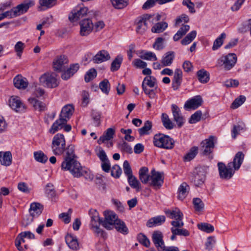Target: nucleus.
<instances>
[{"mask_svg": "<svg viewBox=\"0 0 251 251\" xmlns=\"http://www.w3.org/2000/svg\"><path fill=\"white\" fill-rule=\"evenodd\" d=\"M74 108L71 105L64 106L61 111L59 119L56 120L52 124L49 131L51 134H54L60 130L63 124L67 123L71 116L73 114Z\"/></svg>", "mask_w": 251, "mask_h": 251, "instance_id": "nucleus-1", "label": "nucleus"}, {"mask_svg": "<svg viewBox=\"0 0 251 251\" xmlns=\"http://www.w3.org/2000/svg\"><path fill=\"white\" fill-rule=\"evenodd\" d=\"M61 167L62 170L69 171L74 177H79L87 173V171L82 168L80 164L75 158L64 159Z\"/></svg>", "mask_w": 251, "mask_h": 251, "instance_id": "nucleus-2", "label": "nucleus"}, {"mask_svg": "<svg viewBox=\"0 0 251 251\" xmlns=\"http://www.w3.org/2000/svg\"><path fill=\"white\" fill-rule=\"evenodd\" d=\"M34 4L33 0H26L23 3L14 7L10 11L1 13L3 19L12 18L26 12L30 7Z\"/></svg>", "mask_w": 251, "mask_h": 251, "instance_id": "nucleus-3", "label": "nucleus"}, {"mask_svg": "<svg viewBox=\"0 0 251 251\" xmlns=\"http://www.w3.org/2000/svg\"><path fill=\"white\" fill-rule=\"evenodd\" d=\"M66 140L63 134L57 133L52 138L51 148L55 155H62L66 149Z\"/></svg>", "mask_w": 251, "mask_h": 251, "instance_id": "nucleus-4", "label": "nucleus"}, {"mask_svg": "<svg viewBox=\"0 0 251 251\" xmlns=\"http://www.w3.org/2000/svg\"><path fill=\"white\" fill-rule=\"evenodd\" d=\"M174 140L163 134H156L153 137L154 145L157 147L166 149H172L174 146Z\"/></svg>", "mask_w": 251, "mask_h": 251, "instance_id": "nucleus-5", "label": "nucleus"}, {"mask_svg": "<svg viewBox=\"0 0 251 251\" xmlns=\"http://www.w3.org/2000/svg\"><path fill=\"white\" fill-rule=\"evenodd\" d=\"M237 62V56L235 53H228L223 55L217 61V66L223 67L225 70L232 69Z\"/></svg>", "mask_w": 251, "mask_h": 251, "instance_id": "nucleus-6", "label": "nucleus"}, {"mask_svg": "<svg viewBox=\"0 0 251 251\" xmlns=\"http://www.w3.org/2000/svg\"><path fill=\"white\" fill-rule=\"evenodd\" d=\"M154 19V15L146 14L139 17L136 23V31L139 34H143L151 25Z\"/></svg>", "mask_w": 251, "mask_h": 251, "instance_id": "nucleus-7", "label": "nucleus"}, {"mask_svg": "<svg viewBox=\"0 0 251 251\" xmlns=\"http://www.w3.org/2000/svg\"><path fill=\"white\" fill-rule=\"evenodd\" d=\"M56 76L55 73H45L40 77V83L44 87L50 88H55L59 84Z\"/></svg>", "mask_w": 251, "mask_h": 251, "instance_id": "nucleus-8", "label": "nucleus"}, {"mask_svg": "<svg viewBox=\"0 0 251 251\" xmlns=\"http://www.w3.org/2000/svg\"><path fill=\"white\" fill-rule=\"evenodd\" d=\"M104 220L101 222V225L105 228L110 230L113 228L114 224L119 219L118 216L113 211L106 210L103 212Z\"/></svg>", "mask_w": 251, "mask_h": 251, "instance_id": "nucleus-9", "label": "nucleus"}, {"mask_svg": "<svg viewBox=\"0 0 251 251\" xmlns=\"http://www.w3.org/2000/svg\"><path fill=\"white\" fill-rule=\"evenodd\" d=\"M218 167L220 177L226 180L230 179L236 171L232 167L231 164L229 163L226 165L223 162H219Z\"/></svg>", "mask_w": 251, "mask_h": 251, "instance_id": "nucleus-10", "label": "nucleus"}, {"mask_svg": "<svg viewBox=\"0 0 251 251\" xmlns=\"http://www.w3.org/2000/svg\"><path fill=\"white\" fill-rule=\"evenodd\" d=\"M207 168L205 167H197L193 173L192 181L195 185L197 187L202 185L205 179Z\"/></svg>", "mask_w": 251, "mask_h": 251, "instance_id": "nucleus-11", "label": "nucleus"}, {"mask_svg": "<svg viewBox=\"0 0 251 251\" xmlns=\"http://www.w3.org/2000/svg\"><path fill=\"white\" fill-rule=\"evenodd\" d=\"M150 180V185L154 189H160L164 182L163 173L157 172L153 169L151 171Z\"/></svg>", "mask_w": 251, "mask_h": 251, "instance_id": "nucleus-12", "label": "nucleus"}, {"mask_svg": "<svg viewBox=\"0 0 251 251\" xmlns=\"http://www.w3.org/2000/svg\"><path fill=\"white\" fill-rule=\"evenodd\" d=\"M88 8L86 7L77 6L73 9L69 16V19L72 22L77 21L86 15Z\"/></svg>", "mask_w": 251, "mask_h": 251, "instance_id": "nucleus-13", "label": "nucleus"}, {"mask_svg": "<svg viewBox=\"0 0 251 251\" xmlns=\"http://www.w3.org/2000/svg\"><path fill=\"white\" fill-rule=\"evenodd\" d=\"M171 224L172 227L171 228L172 232L179 236H188L189 235V231L182 227L184 226L183 221H172Z\"/></svg>", "mask_w": 251, "mask_h": 251, "instance_id": "nucleus-14", "label": "nucleus"}, {"mask_svg": "<svg viewBox=\"0 0 251 251\" xmlns=\"http://www.w3.org/2000/svg\"><path fill=\"white\" fill-rule=\"evenodd\" d=\"M80 30V34L81 36H87L92 31L94 25L90 19H86L82 20L79 23Z\"/></svg>", "mask_w": 251, "mask_h": 251, "instance_id": "nucleus-15", "label": "nucleus"}, {"mask_svg": "<svg viewBox=\"0 0 251 251\" xmlns=\"http://www.w3.org/2000/svg\"><path fill=\"white\" fill-rule=\"evenodd\" d=\"M163 234L159 231H155L152 234V240L158 251H163L166 247L163 240Z\"/></svg>", "mask_w": 251, "mask_h": 251, "instance_id": "nucleus-16", "label": "nucleus"}, {"mask_svg": "<svg viewBox=\"0 0 251 251\" xmlns=\"http://www.w3.org/2000/svg\"><path fill=\"white\" fill-rule=\"evenodd\" d=\"M68 63V59L65 55H60L54 59L53 67L55 71L62 72L65 69L66 65Z\"/></svg>", "mask_w": 251, "mask_h": 251, "instance_id": "nucleus-17", "label": "nucleus"}, {"mask_svg": "<svg viewBox=\"0 0 251 251\" xmlns=\"http://www.w3.org/2000/svg\"><path fill=\"white\" fill-rule=\"evenodd\" d=\"M174 120L176 122L179 127H181L185 123V119L182 116L181 111L179 107L176 104H172L171 106Z\"/></svg>", "mask_w": 251, "mask_h": 251, "instance_id": "nucleus-18", "label": "nucleus"}, {"mask_svg": "<svg viewBox=\"0 0 251 251\" xmlns=\"http://www.w3.org/2000/svg\"><path fill=\"white\" fill-rule=\"evenodd\" d=\"M202 103L201 97L200 96H196L186 101L184 107L186 110L196 109L200 106Z\"/></svg>", "mask_w": 251, "mask_h": 251, "instance_id": "nucleus-19", "label": "nucleus"}, {"mask_svg": "<svg viewBox=\"0 0 251 251\" xmlns=\"http://www.w3.org/2000/svg\"><path fill=\"white\" fill-rule=\"evenodd\" d=\"M9 106L16 112L23 111L25 109L24 104L18 97L12 96L9 100Z\"/></svg>", "mask_w": 251, "mask_h": 251, "instance_id": "nucleus-20", "label": "nucleus"}, {"mask_svg": "<svg viewBox=\"0 0 251 251\" xmlns=\"http://www.w3.org/2000/svg\"><path fill=\"white\" fill-rule=\"evenodd\" d=\"M110 59L108 52L105 50L99 51L94 57L93 61L94 63L99 64L107 61Z\"/></svg>", "mask_w": 251, "mask_h": 251, "instance_id": "nucleus-21", "label": "nucleus"}, {"mask_svg": "<svg viewBox=\"0 0 251 251\" xmlns=\"http://www.w3.org/2000/svg\"><path fill=\"white\" fill-rule=\"evenodd\" d=\"M182 72L180 69H176L175 71L174 78L172 81V87L174 90H177L182 82Z\"/></svg>", "mask_w": 251, "mask_h": 251, "instance_id": "nucleus-22", "label": "nucleus"}, {"mask_svg": "<svg viewBox=\"0 0 251 251\" xmlns=\"http://www.w3.org/2000/svg\"><path fill=\"white\" fill-rule=\"evenodd\" d=\"M165 214L171 219H175L174 221H182L183 215L180 210L175 208L173 210H167L165 211Z\"/></svg>", "mask_w": 251, "mask_h": 251, "instance_id": "nucleus-23", "label": "nucleus"}, {"mask_svg": "<svg viewBox=\"0 0 251 251\" xmlns=\"http://www.w3.org/2000/svg\"><path fill=\"white\" fill-rule=\"evenodd\" d=\"M43 210V206L38 202H33L30 204L29 210L30 214L33 217H38Z\"/></svg>", "mask_w": 251, "mask_h": 251, "instance_id": "nucleus-24", "label": "nucleus"}, {"mask_svg": "<svg viewBox=\"0 0 251 251\" xmlns=\"http://www.w3.org/2000/svg\"><path fill=\"white\" fill-rule=\"evenodd\" d=\"M245 155L242 151H238L235 155L233 160L229 162L231 164V166L236 171L238 170L242 165Z\"/></svg>", "mask_w": 251, "mask_h": 251, "instance_id": "nucleus-25", "label": "nucleus"}, {"mask_svg": "<svg viewBox=\"0 0 251 251\" xmlns=\"http://www.w3.org/2000/svg\"><path fill=\"white\" fill-rule=\"evenodd\" d=\"M79 68V65L78 63L72 64L70 68L62 74V78L64 80L68 79L78 71Z\"/></svg>", "mask_w": 251, "mask_h": 251, "instance_id": "nucleus-26", "label": "nucleus"}, {"mask_svg": "<svg viewBox=\"0 0 251 251\" xmlns=\"http://www.w3.org/2000/svg\"><path fill=\"white\" fill-rule=\"evenodd\" d=\"M115 130L113 128H108L103 133V135L100 137L98 140L99 144L105 143L106 141L110 140L113 138Z\"/></svg>", "mask_w": 251, "mask_h": 251, "instance_id": "nucleus-27", "label": "nucleus"}, {"mask_svg": "<svg viewBox=\"0 0 251 251\" xmlns=\"http://www.w3.org/2000/svg\"><path fill=\"white\" fill-rule=\"evenodd\" d=\"M89 215L91 218L90 226L96 224H101L102 219H100L98 212L94 209H91L89 211Z\"/></svg>", "mask_w": 251, "mask_h": 251, "instance_id": "nucleus-28", "label": "nucleus"}, {"mask_svg": "<svg viewBox=\"0 0 251 251\" xmlns=\"http://www.w3.org/2000/svg\"><path fill=\"white\" fill-rule=\"evenodd\" d=\"M66 242L69 247L73 250H77L79 249V244L75 236L68 234L66 237Z\"/></svg>", "mask_w": 251, "mask_h": 251, "instance_id": "nucleus-29", "label": "nucleus"}, {"mask_svg": "<svg viewBox=\"0 0 251 251\" xmlns=\"http://www.w3.org/2000/svg\"><path fill=\"white\" fill-rule=\"evenodd\" d=\"M165 221L164 216H158L150 219L147 223V226L149 227L160 226Z\"/></svg>", "mask_w": 251, "mask_h": 251, "instance_id": "nucleus-30", "label": "nucleus"}, {"mask_svg": "<svg viewBox=\"0 0 251 251\" xmlns=\"http://www.w3.org/2000/svg\"><path fill=\"white\" fill-rule=\"evenodd\" d=\"M139 179L144 184H147L150 180L151 175L149 173V169L146 167L140 168L139 171Z\"/></svg>", "mask_w": 251, "mask_h": 251, "instance_id": "nucleus-31", "label": "nucleus"}, {"mask_svg": "<svg viewBox=\"0 0 251 251\" xmlns=\"http://www.w3.org/2000/svg\"><path fill=\"white\" fill-rule=\"evenodd\" d=\"M175 58V53L174 51H168L166 52L162 57L161 62L163 66H170Z\"/></svg>", "mask_w": 251, "mask_h": 251, "instance_id": "nucleus-32", "label": "nucleus"}, {"mask_svg": "<svg viewBox=\"0 0 251 251\" xmlns=\"http://www.w3.org/2000/svg\"><path fill=\"white\" fill-rule=\"evenodd\" d=\"M189 189V185L186 183H182L178 189V198L180 200L184 199L188 193Z\"/></svg>", "mask_w": 251, "mask_h": 251, "instance_id": "nucleus-33", "label": "nucleus"}, {"mask_svg": "<svg viewBox=\"0 0 251 251\" xmlns=\"http://www.w3.org/2000/svg\"><path fill=\"white\" fill-rule=\"evenodd\" d=\"M29 102L36 110L44 111L46 108V105L43 102L39 101L34 97H30L28 99Z\"/></svg>", "mask_w": 251, "mask_h": 251, "instance_id": "nucleus-34", "label": "nucleus"}, {"mask_svg": "<svg viewBox=\"0 0 251 251\" xmlns=\"http://www.w3.org/2000/svg\"><path fill=\"white\" fill-rule=\"evenodd\" d=\"M190 26L188 25H183L177 32L175 34L173 39L177 41L181 39L189 30Z\"/></svg>", "mask_w": 251, "mask_h": 251, "instance_id": "nucleus-35", "label": "nucleus"}, {"mask_svg": "<svg viewBox=\"0 0 251 251\" xmlns=\"http://www.w3.org/2000/svg\"><path fill=\"white\" fill-rule=\"evenodd\" d=\"M14 86L18 89H25L28 85V82L25 78L19 76H16L13 80Z\"/></svg>", "mask_w": 251, "mask_h": 251, "instance_id": "nucleus-36", "label": "nucleus"}, {"mask_svg": "<svg viewBox=\"0 0 251 251\" xmlns=\"http://www.w3.org/2000/svg\"><path fill=\"white\" fill-rule=\"evenodd\" d=\"M161 119L163 126L167 129H172L174 128V124L170 119L168 115L166 113H162Z\"/></svg>", "mask_w": 251, "mask_h": 251, "instance_id": "nucleus-37", "label": "nucleus"}, {"mask_svg": "<svg viewBox=\"0 0 251 251\" xmlns=\"http://www.w3.org/2000/svg\"><path fill=\"white\" fill-rule=\"evenodd\" d=\"M156 84V78L152 76H147L145 77L142 84V88H147V86L151 88L154 87Z\"/></svg>", "mask_w": 251, "mask_h": 251, "instance_id": "nucleus-38", "label": "nucleus"}, {"mask_svg": "<svg viewBox=\"0 0 251 251\" xmlns=\"http://www.w3.org/2000/svg\"><path fill=\"white\" fill-rule=\"evenodd\" d=\"M118 231L123 234H127L128 233V229L125 223L120 219H118L114 225Z\"/></svg>", "mask_w": 251, "mask_h": 251, "instance_id": "nucleus-39", "label": "nucleus"}, {"mask_svg": "<svg viewBox=\"0 0 251 251\" xmlns=\"http://www.w3.org/2000/svg\"><path fill=\"white\" fill-rule=\"evenodd\" d=\"M2 160H1V164L5 166H9L12 163V156L11 153L8 151L2 152Z\"/></svg>", "mask_w": 251, "mask_h": 251, "instance_id": "nucleus-40", "label": "nucleus"}, {"mask_svg": "<svg viewBox=\"0 0 251 251\" xmlns=\"http://www.w3.org/2000/svg\"><path fill=\"white\" fill-rule=\"evenodd\" d=\"M199 148L198 147H192L189 151L184 156L183 159L185 161H190L193 159L198 153Z\"/></svg>", "mask_w": 251, "mask_h": 251, "instance_id": "nucleus-41", "label": "nucleus"}, {"mask_svg": "<svg viewBox=\"0 0 251 251\" xmlns=\"http://www.w3.org/2000/svg\"><path fill=\"white\" fill-rule=\"evenodd\" d=\"M167 27L168 24L166 22H159L152 27L151 30L153 33H159L164 31Z\"/></svg>", "mask_w": 251, "mask_h": 251, "instance_id": "nucleus-42", "label": "nucleus"}, {"mask_svg": "<svg viewBox=\"0 0 251 251\" xmlns=\"http://www.w3.org/2000/svg\"><path fill=\"white\" fill-rule=\"evenodd\" d=\"M123 60V56L121 54H118L111 63V71L112 72L117 71L120 68Z\"/></svg>", "mask_w": 251, "mask_h": 251, "instance_id": "nucleus-43", "label": "nucleus"}, {"mask_svg": "<svg viewBox=\"0 0 251 251\" xmlns=\"http://www.w3.org/2000/svg\"><path fill=\"white\" fill-rule=\"evenodd\" d=\"M246 130V125L242 122H239L237 125L234 126L232 130V137L235 139L241 130Z\"/></svg>", "mask_w": 251, "mask_h": 251, "instance_id": "nucleus-44", "label": "nucleus"}, {"mask_svg": "<svg viewBox=\"0 0 251 251\" xmlns=\"http://www.w3.org/2000/svg\"><path fill=\"white\" fill-rule=\"evenodd\" d=\"M152 127V123L149 121H147L145 122L143 127L138 129V132L141 136L149 134L150 131Z\"/></svg>", "mask_w": 251, "mask_h": 251, "instance_id": "nucleus-45", "label": "nucleus"}, {"mask_svg": "<svg viewBox=\"0 0 251 251\" xmlns=\"http://www.w3.org/2000/svg\"><path fill=\"white\" fill-rule=\"evenodd\" d=\"M197 75L199 81L203 83L207 82L209 80L208 73L204 70H201L197 72Z\"/></svg>", "mask_w": 251, "mask_h": 251, "instance_id": "nucleus-46", "label": "nucleus"}, {"mask_svg": "<svg viewBox=\"0 0 251 251\" xmlns=\"http://www.w3.org/2000/svg\"><path fill=\"white\" fill-rule=\"evenodd\" d=\"M197 32L196 30H193L190 32L187 36L181 41L182 45H187L189 44L196 37Z\"/></svg>", "mask_w": 251, "mask_h": 251, "instance_id": "nucleus-47", "label": "nucleus"}, {"mask_svg": "<svg viewBox=\"0 0 251 251\" xmlns=\"http://www.w3.org/2000/svg\"><path fill=\"white\" fill-rule=\"evenodd\" d=\"M128 182L129 185L133 188L136 189L137 191H139L141 189V184L137 179L133 175L127 177Z\"/></svg>", "mask_w": 251, "mask_h": 251, "instance_id": "nucleus-48", "label": "nucleus"}, {"mask_svg": "<svg viewBox=\"0 0 251 251\" xmlns=\"http://www.w3.org/2000/svg\"><path fill=\"white\" fill-rule=\"evenodd\" d=\"M34 157L37 162L42 163H45L48 159L47 156L42 151L34 152Z\"/></svg>", "mask_w": 251, "mask_h": 251, "instance_id": "nucleus-49", "label": "nucleus"}, {"mask_svg": "<svg viewBox=\"0 0 251 251\" xmlns=\"http://www.w3.org/2000/svg\"><path fill=\"white\" fill-rule=\"evenodd\" d=\"M246 98L243 95H240L237 97L232 103L230 107L232 109H235L238 108L242 105L246 101Z\"/></svg>", "mask_w": 251, "mask_h": 251, "instance_id": "nucleus-50", "label": "nucleus"}, {"mask_svg": "<svg viewBox=\"0 0 251 251\" xmlns=\"http://www.w3.org/2000/svg\"><path fill=\"white\" fill-rule=\"evenodd\" d=\"M226 35L225 33H222L214 42L212 47V50H218L223 44L224 40L225 39Z\"/></svg>", "mask_w": 251, "mask_h": 251, "instance_id": "nucleus-51", "label": "nucleus"}, {"mask_svg": "<svg viewBox=\"0 0 251 251\" xmlns=\"http://www.w3.org/2000/svg\"><path fill=\"white\" fill-rule=\"evenodd\" d=\"M99 87L101 91L105 94L108 95L110 89V84L106 79L101 81L99 84Z\"/></svg>", "mask_w": 251, "mask_h": 251, "instance_id": "nucleus-52", "label": "nucleus"}, {"mask_svg": "<svg viewBox=\"0 0 251 251\" xmlns=\"http://www.w3.org/2000/svg\"><path fill=\"white\" fill-rule=\"evenodd\" d=\"M66 155L64 159H76V155L75 154V147L72 145H69L67 148L66 147Z\"/></svg>", "mask_w": 251, "mask_h": 251, "instance_id": "nucleus-53", "label": "nucleus"}, {"mask_svg": "<svg viewBox=\"0 0 251 251\" xmlns=\"http://www.w3.org/2000/svg\"><path fill=\"white\" fill-rule=\"evenodd\" d=\"M198 227L199 229L207 233H211L214 231V226L208 223H201L198 224Z\"/></svg>", "mask_w": 251, "mask_h": 251, "instance_id": "nucleus-54", "label": "nucleus"}, {"mask_svg": "<svg viewBox=\"0 0 251 251\" xmlns=\"http://www.w3.org/2000/svg\"><path fill=\"white\" fill-rule=\"evenodd\" d=\"M140 57L143 59L150 61H156L157 60L155 54L151 51H145L140 55Z\"/></svg>", "mask_w": 251, "mask_h": 251, "instance_id": "nucleus-55", "label": "nucleus"}, {"mask_svg": "<svg viewBox=\"0 0 251 251\" xmlns=\"http://www.w3.org/2000/svg\"><path fill=\"white\" fill-rule=\"evenodd\" d=\"M118 147L122 151H124L128 153H131L132 152V148L126 142H123L119 143Z\"/></svg>", "mask_w": 251, "mask_h": 251, "instance_id": "nucleus-56", "label": "nucleus"}, {"mask_svg": "<svg viewBox=\"0 0 251 251\" xmlns=\"http://www.w3.org/2000/svg\"><path fill=\"white\" fill-rule=\"evenodd\" d=\"M113 6L117 9H122L127 5V0H111Z\"/></svg>", "mask_w": 251, "mask_h": 251, "instance_id": "nucleus-57", "label": "nucleus"}, {"mask_svg": "<svg viewBox=\"0 0 251 251\" xmlns=\"http://www.w3.org/2000/svg\"><path fill=\"white\" fill-rule=\"evenodd\" d=\"M202 116V112L201 110H198L192 114L189 119V122L190 124H195L200 121Z\"/></svg>", "mask_w": 251, "mask_h": 251, "instance_id": "nucleus-58", "label": "nucleus"}, {"mask_svg": "<svg viewBox=\"0 0 251 251\" xmlns=\"http://www.w3.org/2000/svg\"><path fill=\"white\" fill-rule=\"evenodd\" d=\"M215 138L213 136H210L208 139H206L203 140L201 143V145H204L209 148L213 150L215 145Z\"/></svg>", "mask_w": 251, "mask_h": 251, "instance_id": "nucleus-59", "label": "nucleus"}, {"mask_svg": "<svg viewBox=\"0 0 251 251\" xmlns=\"http://www.w3.org/2000/svg\"><path fill=\"white\" fill-rule=\"evenodd\" d=\"M97 76V71L95 69H91L85 75L84 79L86 82L90 81Z\"/></svg>", "mask_w": 251, "mask_h": 251, "instance_id": "nucleus-60", "label": "nucleus"}, {"mask_svg": "<svg viewBox=\"0 0 251 251\" xmlns=\"http://www.w3.org/2000/svg\"><path fill=\"white\" fill-rule=\"evenodd\" d=\"M56 0H39V3L41 7L50 8L56 3Z\"/></svg>", "mask_w": 251, "mask_h": 251, "instance_id": "nucleus-61", "label": "nucleus"}, {"mask_svg": "<svg viewBox=\"0 0 251 251\" xmlns=\"http://www.w3.org/2000/svg\"><path fill=\"white\" fill-rule=\"evenodd\" d=\"M138 239L139 243L146 247H149L151 244L150 240L144 234H139Z\"/></svg>", "mask_w": 251, "mask_h": 251, "instance_id": "nucleus-62", "label": "nucleus"}, {"mask_svg": "<svg viewBox=\"0 0 251 251\" xmlns=\"http://www.w3.org/2000/svg\"><path fill=\"white\" fill-rule=\"evenodd\" d=\"M122 169L119 165H114L113 166L111 171V175L112 176L116 178H119L122 174Z\"/></svg>", "mask_w": 251, "mask_h": 251, "instance_id": "nucleus-63", "label": "nucleus"}, {"mask_svg": "<svg viewBox=\"0 0 251 251\" xmlns=\"http://www.w3.org/2000/svg\"><path fill=\"white\" fill-rule=\"evenodd\" d=\"M164 41V39L162 37H158L155 39V41L153 44V48L156 50H162L164 46L163 45V42Z\"/></svg>", "mask_w": 251, "mask_h": 251, "instance_id": "nucleus-64", "label": "nucleus"}]
</instances>
